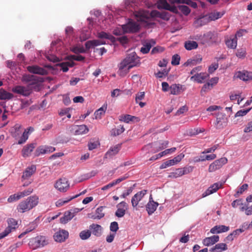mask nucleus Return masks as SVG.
Here are the masks:
<instances>
[{"mask_svg":"<svg viewBox=\"0 0 252 252\" xmlns=\"http://www.w3.org/2000/svg\"><path fill=\"white\" fill-rule=\"evenodd\" d=\"M176 150V148H175V147L166 149V150H164V151L161 152L156 155L152 156L149 159V160L151 161L156 160L158 158H161V157H162L164 156H165L168 154H169L174 152Z\"/></svg>","mask_w":252,"mask_h":252,"instance_id":"nucleus-21","label":"nucleus"},{"mask_svg":"<svg viewBox=\"0 0 252 252\" xmlns=\"http://www.w3.org/2000/svg\"><path fill=\"white\" fill-rule=\"evenodd\" d=\"M227 162V159L226 158H221L215 160L209 166L208 171L209 172H213L220 169L223 165Z\"/></svg>","mask_w":252,"mask_h":252,"instance_id":"nucleus-9","label":"nucleus"},{"mask_svg":"<svg viewBox=\"0 0 252 252\" xmlns=\"http://www.w3.org/2000/svg\"><path fill=\"white\" fill-rule=\"evenodd\" d=\"M229 230V227L223 225H216L212 228L210 232L212 234L220 233L227 232Z\"/></svg>","mask_w":252,"mask_h":252,"instance_id":"nucleus-26","label":"nucleus"},{"mask_svg":"<svg viewBox=\"0 0 252 252\" xmlns=\"http://www.w3.org/2000/svg\"><path fill=\"white\" fill-rule=\"evenodd\" d=\"M54 186L60 192H65L69 189L70 185L67 179L63 178L57 180Z\"/></svg>","mask_w":252,"mask_h":252,"instance_id":"nucleus-7","label":"nucleus"},{"mask_svg":"<svg viewBox=\"0 0 252 252\" xmlns=\"http://www.w3.org/2000/svg\"><path fill=\"white\" fill-rule=\"evenodd\" d=\"M39 202V198L36 195L28 197L27 199L19 203L17 207L18 212L24 213L32 210Z\"/></svg>","mask_w":252,"mask_h":252,"instance_id":"nucleus-3","label":"nucleus"},{"mask_svg":"<svg viewBox=\"0 0 252 252\" xmlns=\"http://www.w3.org/2000/svg\"><path fill=\"white\" fill-rule=\"evenodd\" d=\"M74 217V214L68 211L64 213L63 217L60 218V222L62 223L65 224L70 220Z\"/></svg>","mask_w":252,"mask_h":252,"instance_id":"nucleus-34","label":"nucleus"},{"mask_svg":"<svg viewBox=\"0 0 252 252\" xmlns=\"http://www.w3.org/2000/svg\"><path fill=\"white\" fill-rule=\"evenodd\" d=\"M170 94L174 95L179 94L180 88L179 85L173 84L170 87Z\"/></svg>","mask_w":252,"mask_h":252,"instance_id":"nucleus-48","label":"nucleus"},{"mask_svg":"<svg viewBox=\"0 0 252 252\" xmlns=\"http://www.w3.org/2000/svg\"><path fill=\"white\" fill-rule=\"evenodd\" d=\"M224 14V12L215 11L211 12L210 13L207 15L208 19L209 20V22H210L212 21H215L221 18L223 15Z\"/></svg>","mask_w":252,"mask_h":252,"instance_id":"nucleus-35","label":"nucleus"},{"mask_svg":"<svg viewBox=\"0 0 252 252\" xmlns=\"http://www.w3.org/2000/svg\"><path fill=\"white\" fill-rule=\"evenodd\" d=\"M14 97L12 94L7 92L2 89H0V99L6 100L10 99Z\"/></svg>","mask_w":252,"mask_h":252,"instance_id":"nucleus-36","label":"nucleus"},{"mask_svg":"<svg viewBox=\"0 0 252 252\" xmlns=\"http://www.w3.org/2000/svg\"><path fill=\"white\" fill-rule=\"evenodd\" d=\"M147 190L143 189L137 192L131 199V204L133 207L137 206L139 202L142 200L145 195L146 194Z\"/></svg>","mask_w":252,"mask_h":252,"instance_id":"nucleus-16","label":"nucleus"},{"mask_svg":"<svg viewBox=\"0 0 252 252\" xmlns=\"http://www.w3.org/2000/svg\"><path fill=\"white\" fill-rule=\"evenodd\" d=\"M97 37L100 39H109L111 41H114L115 40V38L112 35L104 32H98L97 34Z\"/></svg>","mask_w":252,"mask_h":252,"instance_id":"nucleus-42","label":"nucleus"},{"mask_svg":"<svg viewBox=\"0 0 252 252\" xmlns=\"http://www.w3.org/2000/svg\"><path fill=\"white\" fill-rule=\"evenodd\" d=\"M145 97V93L140 92L136 94L135 96V102L136 103H138L140 107L142 108L146 105V103L140 101V100L144 99Z\"/></svg>","mask_w":252,"mask_h":252,"instance_id":"nucleus-39","label":"nucleus"},{"mask_svg":"<svg viewBox=\"0 0 252 252\" xmlns=\"http://www.w3.org/2000/svg\"><path fill=\"white\" fill-rule=\"evenodd\" d=\"M224 183L218 182L214 183L210 186L202 194L203 198L206 197L213 193L216 192L219 189L221 188Z\"/></svg>","mask_w":252,"mask_h":252,"instance_id":"nucleus-10","label":"nucleus"},{"mask_svg":"<svg viewBox=\"0 0 252 252\" xmlns=\"http://www.w3.org/2000/svg\"><path fill=\"white\" fill-rule=\"evenodd\" d=\"M215 248L216 249V251L218 252H221L222 251H224L227 250V246L225 243H219L215 245Z\"/></svg>","mask_w":252,"mask_h":252,"instance_id":"nucleus-52","label":"nucleus"},{"mask_svg":"<svg viewBox=\"0 0 252 252\" xmlns=\"http://www.w3.org/2000/svg\"><path fill=\"white\" fill-rule=\"evenodd\" d=\"M127 178V176H124L121 177L115 180H114L113 181L109 183L107 185L103 186L101 188V189L103 190H107V189H109V188H111L114 187V186L120 183L121 182L124 181L125 180H126Z\"/></svg>","mask_w":252,"mask_h":252,"instance_id":"nucleus-29","label":"nucleus"},{"mask_svg":"<svg viewBox=\"0 0 252 252\" xmlns=\"http://www.w3.org/2000/svg\"><path fill=\"white\" fill-rule=\"evenodd\" d=\"M180 56L178 54L174 55L172 57L171 64L173 65H177L180 63Z\"/></svg>","mask_w":252,"mask_h":252,"instance_id":"nucleus-61","label":"nucleus"},{"mask_svg":"<svg viewBox=\"0 0 252 252\" xmlns=\"http://www.w3.org/2000/svg\"><path fill=\"white\" fill-rule=\"evenodd\" d=\"M119 229L118 223L116 221H113L111 223L110 229L111 231L116 232Z\"/></svg>","mask_w":252,"mask_h":252,"instance_id":"nucleus-64","label":"nucleus"},{"mask_svg":"<svg viewBox=\"0 0 252 252\" xmlns=\"http://www.w3.org/2000/svg\"><path fill=\"white\" fill-rule=\"evenodd\" d=\"M32 84H28L26 86H16L13 88L12 91L16 94L22 95L24 96H29L34 90V88L31 87Z\"/></svg>","mask_w":252,"mask_h":252,"instance_id":"nucleus-5","label":"nucleus"},{"mask_svg":"<svg viewBox=\"0 0 252 252\" xmlns=\"http://www.w3.org/2000/svg\"><path fill=\"white\" fill-rule=\"evenodd\" d=\"M236 56L239 59H244L246 58L247 55V51L245 48L238 49L235 53Z\"/></svg>","mask_w":252,"mask_h":252,"instance_id":"nucleus-45","label":"nucleus"},{"mask_svg":"<svg viewBox=\"0 0 252 252\" xmlns=\"http://www.w3.org/2000/svg\"><path fill=\"white\" fill-rule=\"evenodd\" d=\"M22 81L23 82L27 83L28 84H32L31 87L34 88V90H39L38 80L37 77L30 74H25L23 76Z\"/></svg>","mask_w":252,"mask_h":252,"instance_id":"nucleus-8","label":"nucleus"},{"mask_svg":"<svg viewBox=\"0 0 252 252\" xmlns=\"http://www.w3.org/2000/svg\"><path fill=\"white\" fill-rule=\"evenodd\" d=\"M117 210L115 212V216L118 218H122L126 214L127 209V205L125 201H122L117 205Z\"/></svg>","mask_w":252,"mask_h":252,"instance_id":"nucleus-15","label":"nucleus"},{"mask_svg":"<svg viewBox=\"0 0 252 252\" xmlns=\"http://www.w3.org/2000/svg\"><path fill=\"white\" fill-rule=\"evenodd\" d=\"M157 4V7L159 9H163L167 10L169 5L166 0H158Z\"/></svg>","mask_w":252,"mask_h":252,"instance_id":"nucleus-47","label":"nucleus"},{"mask_svg":"<svg viewBox=\"0 0 252 252\" xmlns=\"http://www.w3.org/2000/svg\"><path fill=\"white\" fill-rule=\"evenodd\" d=\"M151 16L158 17L165 21H168L170 18V14L166 11H153L151 14L149 12L144 10H139L135 12V16L139 22H147Z\"/></svg>","mask_w":252,"mask_h":252,"instance_id":"nucleus-2","label":"nucleus"},{"mask_svg":"<svg viewBox=\"0 0 252 252\" xmlns=\"http://www.w3.org/2000/svg\"><path fill=\"white\" fill-rule=\"evenodd\" d=\"M151 199H152V197L151 196L150 198V201L146 205V210L148 212V213L149 215H152L154 212L156 210L157 207L158 205V203L154 201L153 200L151 201Z\"/></svg>","mask_w":252,"mask_h":252,"instance_id":"nucleus-24","label":"nucleus"},{"mask_svg":"<svg viewBox=\"0 0 252 252\" xmlns=\"http://www.w3.org/2000/svg\"><path fill=\"white\" fill-rule=\"evenodd\" d=\"M34 148L35 144L33 143H31L24 146L22 150V154L23 157L24 158L29 157Z\"/></svg>","mask_w":252,"mask_h":252,"instance_id":"nucleus-27","label":"nucleus"},{"mask_svg":"<svg viewBox=\"0 0 252 252\" xmlns=\"http://www.w3.org/2000/svg\"><path fill=\"white\" fill-rule=\"evenodd\" d=\"M197 47L198 44L194 41H188L185 43V48L188 50L196 49Z\"/></svg>","mask_w":252,"mask_h":252,"instance_id":"nucleus-43","label":"nucleus"},{"mask_svg":"<svg viewBox=\"0 0 252 252\" xmlns=\"http://www.w3.org/2000/svg\"><path fill=\"white\" fill-rule=\"evenodd\" d=\"M91 235V232L89 230L82 231L79 234L80 238L84 240L88 239Z\"/></svg>","mask_w":252,"mask_h":252,"instance_id":"nucleus-50","label":"nucleus"},{"mask_svg":"<svg viewBox=\"0 0 252 252\" xmlns=\"http://www.w3.org/2000/svg\"><path fill=\"white\" fill-rule=\"evenodd\" d=\"M179 9L186 16L188 15L190 12V9L186 5H179Z\"/></svg>","mask_w":252,"mask_h":252,"instance_id":"nucleus-55","label":"nucleus"},{"mask_svg":"<svg viewBox=\"0 0 252 252\" xmlns=\"http://www.w3.org/2000/svg\"><path fill=\"white\" fill-rule=\"evenodd\" d=\"M125 128L123 126L120 125L117 127L111 129L110 132L111 136H116L119 135L125 131Z\"/></svg>","mask_w":252,"mask_h":252,"instance_id":"nucleus-41","label":"nucleus"},{"mask_svg":"<svg viewBox=\"0 0 252 252\" xmlns=\"http://www.w3.org/2000/svg\"><path fill=\"white\" fill-rule=\"evenodd\" d=\"M45 154H46L45 146H43V145L37 147L34 152V155L35 157H38L40 155Z\"/></svg>","mask_w":252,"mask_h":252,"instance_id":"nucleus-51","label":"nucleus"},{"mask_svg":"<svg viewBox=\"0 0 252 252\" xmlns=\"http://www.w3.org/2000/svg\"><path fill=\"white\" fill-rule=\"evenodd\" d=\"M89 131V128L86 125L76 126L74 128L75 135H82L87 133Z\"/></svg>","mask_w":252,"mask_h":252,"instance_id":"nucleus-31","label":"nucleus"},{"mask_svg":"<svg viewBox=\"0 0 252 252\" xmlns=\"http://www.w3.org/2000/svg\"><path fill=\"white\" fill-rule=\"evenodd\" d=\"M237 78L244 81H247L252 80V72L247 71H238L236 74Z\"/></svg>","mask_w":252,"mask_h":252,"instance_id":"nucleus-18","label":"nucleus"},{"mask_svg":"<svg viewBox=\"0 0 252 252\" xmlns=\"http://www.w3.org/2000/svg\"><path fill=\"white\" fill-rule=\"evenodd\" d=\"M137 117L130 115H125L122 116L120 119V121H124L125 123H128L130 121H132L135 119H138Z\"/></svg>","mask_w":252,"mask_h":252,"instance_id":"nucleus-46","label":"nucleus"},{"mask_svg":"<svg viewBox=\"0 0 252 252\" xmlns=\"http://www.w3.org/2000/svg\"><path fill=\"white\" fill-rule=\"evenodd\" d=\"M122 28L124 33H135L139 31L140 26L131 20L127 24L122 25Z\"/></svg>","mask_w":252,"mask_h":252,"instance_id":"nucleus-6","label":"nucleus"},{"mask_svg":"<svg viewBox=\"0 0 252 252\" xmlns=\"http://www.w3.org/2000/svg\"><path fill=\"white\" fill-rule=\"evenodd\" d=\"M207 15L203 16L195 19L193 26L196 28L204 26L209 23Z\"/></svg>","mask_w":252,"mask_h":252,"instance_id":"nucleus-17","label":"nucleus"},{"mask_svg":"<svg viewBox=\"0 0 252 252\" xmlns=\"http://www.w3.org/2000/svg\"><path fill=\"white\" fill-rule=\"evenodd\" d=\"M176 164L173 158L163 162L160 166V169H164L167 167L171 166Z\"/></svg>","mask_w":252,"mask_h":252,"instance_id":"nucleus-54","label":"nucleus"},{"mask_svg":"<svg viewBox=\"0 0 252 252\" xmlns=\"http://www.w3.org/2000/svg\"><path fill=\"white\" fill-rule=\"evenodd\" d=\"M184 175L182 169V168H178L176 170V171L174 172H172L171 173V176H172L174 178H178L179 177H181L182 176Z\"/></svg>","mask_w":252,"mask_h":252,"instance_id":"nucleus-62","label":"nucleus"},{"mask_svg":"<svg viewBox=\"0 0 252 252\" xmlns=\"http://www.w3.org/2000/svg\"><path fill=\"white\" fill-rule=\"evenodd\" d=\"M68 232L66 230L62 229L56 232L54 235V239L57 242H63L68 237Z\"/></svg>","mask_w":252,"mask_h":252,"instance_id":"nucleus-11","label":"nucleus"},{"mask_svg":"<svg viewBox=\"0 0 252 252\" xmlns=\"http://www.w3.org/2000/svg\"><path fill=\"white\" fill-rule=\"evenodd\" d=\"M204 41L211 43L218 42V33L215 32H208L203 34Z\"/></svg>","mask_w":252,"mask_h":252,"instance_id":"nucleus-12","label":"nucleus"},{"mask_svg":"<svg viewBox=\"0 0 252 252\" xmlns=\"http://www.w3.org/2000/svg\"><path fill=\"white\" fill-rule=\"evenodd\" d=\"M202 60V57L199 55L198 57H194L193 59H189L184 64V66H194L196 64L200 63Z\"/></svg>","mask_w":252,"mask_h":252,"instance_id":"nucleus-28","label":"nucleus"},{"mask_svg":"<svg viewBox=\"0 0 252 252\" xmlns=\"http://www.w3.org/2000/svg\"><path fill=\"white\" fill-rule=\"evenodd\" d=\"M226 46L230 49H234L237 45V38L236 35L230 36L225 39Z\"/></svg>","mask_w":252,"mask_h":252,"instance_id":"nucleus-19","label":"nucleus"},{"mask_svg":"<svg viewBox=\"0 0 252 252\" xmlns=\"http://www.w3.org/2000/svg\"><path fill=\"white\" fill-rule=\"evenodd\" d=\"M78 196H79V195H75L74 196L70 197H69L68 198H66V199H59L56 203V206L57 207H61V206L64 205L65 204L68 203V202H69L70 201H71L73 199L77 197Z\"/></svg>","mask_w":252,"mask_h":252,"instance_id":"nucleus-44","label":"nucleus"},{"mask_svg":"<svg viewBox=\"0 0 252 252\" xmlns=\"http://www.w3.org/2000/svg\"><path fill=\"white\" fill-rule=\"evenodd\" d=\"M252 108L247 109H241L238 111L235 115V117H242L245 116L251 110Z\"/></svg>","mask_w":252,"mask_h":252,"instance_id":"nucleus-59","label":"nucleus"},{"mask_svg":"<svg viewBox=\"0 0 252 252\" xmlns=\"http://www.w3.org/2000/svg\"><path fill=\"white\" fill-rule=\"evenodd\" d=\"M227 119L224 115L218 116L215 126L217 129H222L226 126L227 124Z\"/></svg>","mask_w":252,"mask_h":252,"instance_id":"nucleus-13","label":"nucleus"},{"mask_svg":"<svg viewBox=\"0 0 252 252\" xmlns=\"http://www.w3.org/2000/svg\"><path fill=\"white\" fill-rule=\"evenodd\" d=\"M164 50V48L161 46H156L153 48L151 51L152 54H155L158 53L162 52Z\"/></svg>","mask_w":252,"mask_h":252,"instance_id":"nucleus-63","label":"nucleus"},{"mask_svg":"<svg viewBox=\"0 0 252 252\" xmlns=\"http://www.w3.org/2000/svg\"><path fill=\"white\" fill-rule=\"evenodd\" d=\"M152 44L151 42H146L143 45V46L141 48L140 51L143 54H147L148 53L150 49L152 47Z\"/></svg>","mask_w":252,"mask_h":252,"instance_id":"nucleus-49","label":"nucleus"},{"mask_svg":"<svg viewBox=\"0 0 252 252\" xmlns=\"http://www.w3.org/2000/svg\"><path fill=\"white\" fill-rule=\"evenodd\" d=\"M33 192V189L31 188L28 189L23 191L19 192L18 193L21 198L25 196H28Z\"/></svg>","mask_w":252,"mask_h":252,"instance_id":"nucleus-57","label":"nucleus"},{"mask_svg":"<svg viewBox=\"0 0 252 252\" xmlns=\"http://www.w3.org/2000/svg\"><path fill=\"white\" fill-rule=\"evenodd\" d=\"M209 77V75L206 72H201L196 73L190 77V80L196 81L199 83H202L203 81Z\"/></svg>","mask_w":252,"mask_h":252,"instance_id":"nucleus-23","label":"nucleus"},{"mask_svg":"<svg viewBox=\"0 0 252 252\" xmlns=\"http://www.w3.org/2000/svg\"><path fill=\"white\" fill-rule=\"evenodd\" d=\"M23 132L22 126L19 124H16L11 130V135L15 138H18Z\"/></svg>","mask_w":252,"mask_h":252,"instance_id":"nucleus-30","label":"nucleus"},{"mask_svg":"<svg viewBox=\"0 0 252 252\" xmlns=\"http://www.w3.org/2000/svg\"><path fill=\"white\" fill-rule=\"evenodd\" d=\"M104 207L100 206L96 209L95 211V214L93 215L91 218L93 219L99 220L104 216V213H103Z\"/></svg>","mask_w":252,"mask_h":252,"instance_id":"nucleus-37","label":"nucleus"},{"mask_svg":"<svg viewBox=\"0 0 252 252\" xmlns=\"http://www.w3.org/2000/svg\"><path fill=\"white\" fill-rule=\"evenodd\" d=\"M121 144H117L115 146L111 147L108 151L105 154V158L111 157L116 155L120 150Z\"/></svg>","mask_w":252,"mask_h":252,"instance_id":"nucleus-33","label":"nucleus"},{"mask_svg":"<svg viewBox=\"0 0 252 252\" xmlns=\"http://www.w3.org/2000/svg\"><path fill=\"white\" fill-rule=\"evenodd\" d=\"M140 64V58L135 52L127 54L118 64V74L121 77H124L129 72L131 68L139 66Z\"/></svg>","mask_w":252,"mask_h":252,"instance_id":"nucleus-1","label":"nucleus"},{"mask_svg":"<svg viewBox=\"0 0 252 252\" xmlns=\"http://www.w3.org/2000/svg\"><path fill=\"white\" fill-rule=\"evenodd\" d=\"M21 199L20 196L18 192L14 194L11 195L7 199V201L9 203L13 202Z\"/></svg>","mask_w":252,"mask_h":252,"instance_id":"nucleus-58","label":"nucleus"},{"mask_svg":"<svg viewBox=\"0 0 252 252\" xmlns=\"http://www.w3.org/2000/svg\"><path fill=\"white\" fill-rule=\"evenodd\" d=\"M36 170V167L35 165H32L26 168L23 173L21 177L22 181L24 182V181L28 180L35 172Z\"/></svg>","mask_w":252,"mask_h":252,"instance_id":"nucleus-14","label":"nucleus"},{"mask_svg":"<svg viewBox=\"0 0 252 252\" xmlns=\"http://www.w3.org/2000/svg\"><path fill=\"white\" fill-rule=\"evenodd\" d=\"M220 237L218 235H213L211 237H206L203 240V244L204 246H209L213 245L219 241Z\"/></svg>","mask_w":252,"mask_h":252,"instance_id":"nucleus-25","label":"nucleus"},{"mask_svg":"<svg viewBox=\"0 0 252 252\" xmlns=\"http://www.w3.org/2000/svg\"><path fill=\"white\" fill-rule=\"evenodd\" d=\"M107 104H104L103 105L96 110L94 113L95 118L96 119H101V116L104 115L107 109Z\"/></svg>","mask_w":252,"mask_h":252,"instance_id":"nucleus-38","label":"nucleus"},{"mask_svg":"<svg viewBox=\"0 0 252 252\" xmlns=\"http://www.w3.org/2000/svg\"><path fill=\"white\" fill-rule=\"evenodd\" d=\"M48 244V240L44 236H38L31 239L29 245L32 249L43 247Z\"/></svg>","mask_w":252,"mask_h":252,"instance_id":"nucleus-4","label":"nucleus"},{"mask_svg":"<svg viewBox=\"0 0 252 252\" xmlns=\"http://www.w3.org/2000/svg\"><path fill=\"white\" fill-rule=\"evenodd\" d=\"M89 228L91 233H92L93 235L96 237L101 236L102 232V227L101 225L93 223L90 225Z\"/></svg>","mask_w":252,"mask_h":252,"instance_id":"nucleus-22","label":"nucleus"},{"mask_svg":"<svg viewBox=\"0 0 252 252\" xmlns=\"http://www.w3.org/2000/svg\"><path fill=\"white\" fill-rule=\"evenodd\" d=\"M8 226L5 229H9L10 232L16 229L17 226V221L16 220L13 218H10L7 220Z\"/></svg>","mask_w":252,"mask_h":252,"instance_id":"nucleus-40","label":"nucleus"},{"mask_svg":"<svg viewBox=\"0 0 252 252\" xmlns=\"http://www.w3.org/2000/svg\"><path fill=\"white\" fill-rule=\"evenodd\" d=\"M99 143L98 142L96 141H93L91 140L89 142L88 144V147L89 150L91 151L94 149H95L97 148V146L98 145Z\"/></svg>","mask_w":252,"mask_h":252,"instance_id":"nucleus-60","label":"nucleus"},{"mask_svg":"<svg viewBox=\"0 0 252 252\" xmlns=\"http://www.w3.org/2000/svg\"><path fill=\"white\" fill-rule=\"evenodd\" d=\"M27 69L30 72L33 74L44 75L46 73V71L44 68L37 65L28 66Z\"/></svg>","mask_w":252,"mask_h":252,"instance_id":"nucleus-20","label":"nucleus"},{"mask_svg":"<svg viewBox=\"0 0 252 252\" xmlns=\"http://www.w3.org/2000/svg\"><path fill=\"white\" fill-rule=\"evenodd\" d=\"M248 188V185L247 184H244L242 186L240 187V188L237 191L236 194H235L234 196L236 197H238L240 194H241L243 193L244 191L247 190Z\"/></svg>","mask_w":252,"mask_h":252,"instance_id":"nucleus-53","label":"nucleus"},{"mask_svg":"<svg viewBox=\"0 0 252 252\" xmlns=\"http://www.w3.org/2000/svg\"><path fill=\"white\" fill-rule=\"evenodd\" d=\"M37 225L35 222H32L30 223L29 225V226L27 227V228L25 230V233L27 234L28 233H29L32 231L33 230L35 229Z\"/></svg>","mask_w":252,"mask_h":252,"instance_id":"nucleus-56","label":"nucleus"},{"mask_svg":"<svg viewBox=\"0 0 252 252\" xmlns=\"http://www.w3.org/2000/svg\"><path fill=\"white\" fill-rule=\"evenodd\" d=\"M34 130V128L32 127H29L27 129H25L24 131L23 132L22 136L20 137V139L19 140L18 142V144H22L26 142V141L28 139L29 136L28 133L29 132H32Z\"/></svg>","mask_w":252,"mask_h":252,"instance_id":"nucleus-32","label":"nucleus"}]
</instances>
